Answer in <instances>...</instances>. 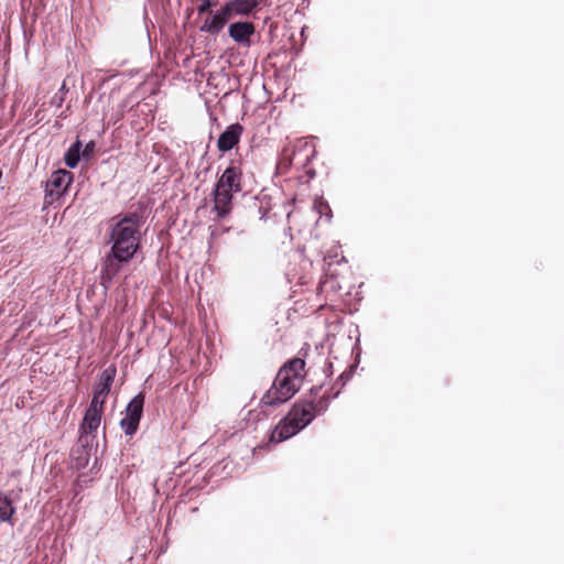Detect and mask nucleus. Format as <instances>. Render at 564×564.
Here are the masks:
<instances>
[{"instance_id":"1","label":"nucleus","mask_w":564,"mask_h":564,"mask_svg":"<svg viewBox=\"0 0 564 564\" xmlns=\"http://www.w3.org/2000/svg\"><path fill=\"white\" fill-rule=\"evenodd\" d=\"M112 220L108 239L111 248L101 262V284L106 289L110 288L122 265L132 260L141 239L142 217L138 213H128Z\"/></svg>"},{"instance_id":"2","label":"nucleus","mask_w":564,"mask_h":564,"mask_svg":"<svg viewBox=\"0 0 564 564\" xmlns=\"http://www.w3.org/2000/svg\"><path fill=\"white\" fill-rule=\"evenodd\" d=\"M328 404V395H323L317 402L310 400L295 403L289 414L274 427L270 440L272 442H282L294 436L307 426L317 414L326 411Z\"/></svg>"},{"instance_id":"3","label":"nucleus","mask_w":564,"mask_h":564,"mask_svg":"<svg viewBox=\"0 0 564 564\" xmlns=\"http://www.w3.org/2000/svg\"><path fill=\"white\" fill-rule=\"evenodd\" d=\"M301 388L297 379H292L285 375V371H279L272 387L261 399L264 405H278L290 400Z\"/></svg>"},{"instance_id":"4","label":"nucleus","mask_w":564,"mask_h":564,"mask_svg":"<svg viewBox=\"0 0 564 564\" xmlns=\"http://www.w3.org/2000/svg\"><path fill=\"white\" fill-rule=\"evenodd\" d=\"M117 373L116 366L111 365L104 369L99 376L98 382L94 387V395L90 401L91 405L104 408L106 399L111 390Z\"/></svg>"},{"instance_id":"5","label":"nucleus","mask_w":564,"mask_h":564,"mask_svg":"<svg viewBox=\"0 0 564 564\" xmlns=\"http://www.w3.org/2000/svg\"><path fill=\"white\" fill-rule=\"evenodd\" d=\"M73 181L70 172L58 170L52 173L46 182L45 197L48 203H53L56 198L61 197L68 188Z\"/></svg>"},{"instance_id":"6","label":"nucleus","mask_w":564,"mask_h":564,"mask_svg":"<svg viewBox=\"0 0 564 564\" xmlns=\"http://www.w3.org/2000/svg\"><path fill=\"white\" fill-rule=\"evenodd\" d=\"M104 408L89 404L85 412L84 419L80 424V440H85L88 444V437L95 438L97 430L100 426Z\"/></svg>"},{"instance_id":"7","label":"nucleus","mask_w":564,"mask_h":564,"mask_svg":"<svg viewBox=\"0 0 564 564\" xmlns=\"http://www.w3.org/2000/svg\"><path fill=\"white\" fill-rule=\"evenodd\" d=\"M232 18V13L225 3V6L218 10L212 18H207L203 25L200 26V31L206 32L212 35L218 34L227 22Z\"/></svg>"},{"instance_id":"8","label":"nucleus","mask_w":564,"mask_h":564,"mask_svg":"<svg viewBox=\"0 0 564 564\" xmlns=\"http://www.w3.org/2000/svg\"><path fill=\"white\" fill-rule=\"evenodd\" d=\"M254 31L253 23L247 21L231 23L228 28L229 36L243 47L251 45L250 37L253 35Z\"/></svg>"},{"instance_id":"9","label":"nucleus","mask_w":564,"mask_h":564,"mask_svg":"<svg viewBox=\"0 0 564 564\" xmlns=\"http://www.w3.org/2000/svg\"><path fill=\"white\" fill-rule=\"evenodd\" d=\"M240 176L241 173L238 167L229 166L225 170L216 186L225 191L239 193L241 191Z\"/></svg>"},{"instance_id":"10","label":"nucleus","mask_w":564,"mask_h":564,"mask_svg":"<svg viewBox=\"0 0 564 564\" xmlns=\"http://www.w3.org/2000/svg\"><path fill=\"white\" fill-rule=\"evenodd\" d=\"M242 126L239 123L230 124L218 138L217 145L221 152H227L234 149L239 142L242 133Z\"/></svg>"},{"instance_id":"11","label":"nucleus","mask_w":564,"mask_h":564,"mask_svg":"<svg viewBox=\"0 0 564 564\" xmlns=\"http://www.w3.org/2000/svg\"><path fill=\"white\" fill-rule=\"evenodd\" d=\"M232 208V192L225 191L215 186L214 191V209L218 217H226Z\"/></svg>"},{"instance_id":"12","label":"nucleus","mask_w":564,"mask_h":564,"mask_svg":"<svg viewBox=\"0 0 564 564\" xmlns=\"http://www.w3.org/2000/svg\"><path fill=\"white\" fill-rule=\"evenodd\" d=\"M304 367L305 361L302 358H293L286 365H284L279 371H285L288 377L292 379H297L299 384L301 386L302 380L304 378Z\"/></svg>"},{"instance_id":"13","label":"nucleus","mask_w":564,"mask_h":564,"mask_svg":"<svg viewBox=\"0 0 564 564\" xmlns=\"http://www.w3.org/2000/svg\"><path fill=\"white\" fill-rule=\"evenodd\" d=\"M232 15H247L258 6V0H230L227 2Z\"/></svg>"},{"instance_id":"14","label":"nucleus","mask_w":564,"mask_h":564,"mask_svg":"<svg viewBox=\"0 0 564 564\" xmlns=\"http://www.w3.org/2000/svg\"><path fill=\"white\" fill-rule=\"evenodd\" d=\"M14 512L15 508L13 507L11 498L7 495H0V521L8 522L12 525Z\"/></svg>"},{"instance_id":"15","label":"nucleus","mask_w":564,"mask_h":564,"mask_svg":"<svg viewBox=\"0 0 564 564\" xmlns=\"http://www.w3.org/2000/svg\"><path fill=\"white\" fill-rule=\"evenodd\" d=\"M144 405V395L142 393L137 394L127 405L126 415L141 420Z\"/></svg>"},{"instance_id":"16","label":"nucleus","mask_w":564,"mask_h":564,"mask_svg":"<svg viewBox=\"0 0 564 564\" xmlns=\"http://www.w3.org/2000/svg\"><path fill=\"white\" fill-rule=\"evenodd\" d=\"M80 150H82V142L76 141L70 145V148L65 153L64 160L65 164L69 169H75L78 165L79 159H80Z\"/></svg>"},{"instance_id":"17","label":"nucleus","mask_w":564,"mask_h":564,"mask_svg":"<svg viewBox=\"0 0 564 564\" xmlns=\"http://www.w3.org/2000/svg\"><path fill=\"white\" fill-rule=\"evenodd\" d=\"M139 423L140 420L124 415L120 421V426L123 429L126 435L132 436L137 432Z\"/></svg>"},{"instance_id":"18","label":"nucleus","mask_w":564,"mask_h":564,"mask_svg":"<svg viewBox=\"0 0 564 564\" xmlns=\"http://www.w3.org/2000/svg\"><path fill=\"white\" fill-rule=\"evenodd\" d=\"M200 4L197 8L199 14L207 12L215 3L212 0H199Z\"/></svg>"},{"instance_id":"19","label":"nucleus","mask_w":564,"mask_h":564,"mask_svg":"<svg viewBox=\"0 0 564 564\" xmlns=\"http://www.w3.org/2000/svg\"><path fill=\"white\" fill-rule=\"evenodd\" d=\"M63 101H64V97L62 95H55L52 98V105H54L56 107H61Z\"/></svg>"},{"instance_id":"20","label":"nucleus","mask_w":564,"mask_h":564,"mask_svg":"<svg viewBox=\"0 0 564 564\" xmlns=\"http://www.w3.org/2000/svg\"><path fill=\"white\" fill-rule=\"evenodd\" d=\"M315 208L318 209V213H323L324 209H329V206L327 203L319 200L315 203Z\"/></svg>"},{"instance_id":"21","label":"nucleus","mask_w":564,"mask_h":564,"mask_svg":"<svg viewBox=\"0 0 564 564\" xmlns=\"http://www.w3.org/2000/svg\"><path fill=\"white\" fill-rule=\"evenodd\" d=\"M348 378H349V375H347L346 372L340 375V379L344 380L343 384H345V381L348 380Z\"/></svg>"},{"instance_id":"22","label":"nucleus","mask_w":564,"mask_h":564,"mask_svg":"<svg viewBox=\"0 0 564 564\" xmlns=\"http://www.w3.org/2000/svg\"><path fill=\"white\" fill-rule=\"evenodd\" d=\"M332 364H328L326 369H325V372H329V375L332 373Z\"/></svg>"},{"instance_id":"23","label":"nucleus","mask_w":564,"mask_h":564,"mask_svg":"<svg viewBox=\"0 0 564 564\" xmlns=\"http://www.w3.org/2000/svg\"><path fill=\"white\" fill-rule=\"evenodd\" d=\"M88 148H89V144L86 147V149H85V150H84V152H83V155H84V156H85L87 153H89Z\"/></svg>"},{"instance_id":"24","label":"nucleus","mask_w":564,"mask_h":564,"mask_svg":"<svg viewBox=\"0 0 564 564\" xmlns=\"http://www.w3.org/2000/svg\"><path fill=\"white\" fill-rule=\"evenodd\" d=\"M88 148H89V144L86 147V149H85V150H84V152H83V155H84V156H85L87 153H89Z\"/></svg>"},{"instance_id":"25","label":"nucleus","mask_w":564,"mask_h":564,"mask_svg":"<svg viewBox=\"0 0 564 564\" xmlns=\"http://www.w3.org/2000/svg\"><path fill=\"white\" fill-rule=\"evenodd\" d=\"M318 390H321V387L312 389V392H317Z\"/></svg>"},{"instance_id":"26","label":"nucleus","mask_w":564,"mask_h":564,"mask_svg":"<svg viewBox=\"0 0 564 564\" xmlns=\"http://www.w3.org/2000/svg\"><path fill=\"white\" fill-rule=\"evenodd\" d=\"M339 391L335 392L333 398H336L338 395Z\"/></svg>"}]
</instances>
